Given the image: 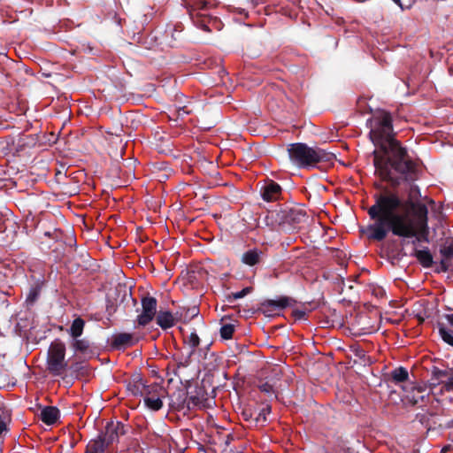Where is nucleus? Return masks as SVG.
<instances>
[{
  "label": "nucleus",
  "instance_id": "obj_1",
  "mask_svg": "<svg viewBox=\"0 0 453 453\" xmlns=\"http://www.w3.org/2000/svg\"><path fill=\"white\" fill-rule=\"evenodd\" d=\"M393 119L386 111H377L367 120L370 126L369 137L376 149L373 157L374 174L380 180H389L397 185L403 180L415 178L414 160L406 148L395 136Z\"/></svg>",
  "mask_w": 453,
  "mask_h": 453
},
{
  "label": "nucleus",
  "instance_id": "obj_2",
  "mask_svg": "<svg viewBox=\"0 0 453 453\" xmlns=\"http://www.w3.org/2000/svg\"><path fill=\"white\" fill-rule=\"evenodd\" d=\"M401 201L391 196L378 203V211H373L374 222L367 226L365 233L369 240L381 242L388 233L402 238H415L412 242H428V214L412 216L398 213Z\"/></svg>",
  "mask_w": 453,
  "mask_h": 453
},
{
  "label": "nucleus",
  "instance_id": "obj_3",
  "mask_svg": "<svg viewBox=\"0 0 453 453\" xmlns=\"http://www.w3.org/2000/svg\"><path fill=\"white\" fill-rule=\"evenodd\" d=\"M414 170H415V178L412 180H403V182L393 185L389 180H383L384 182H387L393 189H396L398 187H400L403 184L409 185V190H408V196L407 199L403 200L396 192H393L389 190L387 187H383L380 184L376 185L377 188L381 189V192L379 194L374 195V200L375 203L373 205L368 208L367 213L371 219H372V213L375 209V211H378V203L383 202L385 199H388L391 196H396L400 201L401 204L397 207V212L399 213V211H403L404 213H407L409 215V211L412 212V216H418V215H424L428 214V209L426 205L420 202L421 198V193L418 186L414 184V182L418 178V165L414 162Z\"/></svg>",
  "mask_w": 453,
  "mask_h": 453
},
{
  "label": "nucleus",
  "instance_id": "obj_4",
  "mask_svg": "<svg viewBox=\"0 0 453 453\" xmlns=\"http://www.w3.org/2000/svg\"><path fill=\"white\" fill-rule=\"evenodd\" d=\"M289 160L299 168H314L319 163H332L335 155L319 147H310L303 142L288 146Z\"/></svg>",
  "mask_w": 453,
  "mask_h": 453
},
{
  "label": "nucleus",
  "instance_id": "obj_5",
  "mask_svg": "<svg viewBox=\"0 0 453 453\" xmlns=\"http://www.w3.org/2000/svg\"><path fill=\"white\" fill-rule=\"evenodd\" d=\"M207 400V393L203 387L193 380L188 387H178V393H172V410H188L197 406Z\"/></svg>",
  "mask_w": 453,
  "mask_h": 453
},
{
  "label": "nucleus",
  "instance_id": "obj_6",
  "mask_svg": "<svg viewBox=\"0 0 453 453\" xmlns=\"http://www.w3.org/2000/svg\"><path fill=\"white\" fill-rule=\"evenodd\" d=\"M65 344L59 339L51 342L47 357V369L54 376H59L67 366L65 361Z\"/></svg>",
  "mask_w": 453,
  "mask_h": 453
},
{
  "label": "nucleus",
  "instance_id": "obj_7",
  "mask_svg": "<svg viewBox=\"0 0 453 453\" xmlns=\"http://www.w3.org/2000/svg\"><path fill=\"white\" fill-rule=\"evenodd\" d=\"M416 420L418 421L427 431L444 430L453 426V419L443 413L418 412L416 414Z\"/></svg>",
  "mask_w": 453,
  "mask_h": 453
},
{
  "label": "nucleus",
  "instance_id": "obj_8",
  "mask_svg": "<svg viewBox=\"0 0 453 453\" xmlns=\"http://www.w3.org/2000/svg\"><path fill=\"white\" fill-rule=\"evenodd\" d=\"M194 369L188 358L184 362H176L175 367L172 370V387L178 393V387H188L195 380Z\"/></svg>",
  "mask_w": 453,
  "mask_h": 453
},
{
  "label": "nucleus",
  "instance_id": "obj_9",
  "mask_svg": "<svg viewBox=\"0 0 453 453\" xmlns=\"http://www.w3.org/2000/svg\"><path fill=\"white\" fill-rule=\"evenodd\" d=\"M296 303L291 297L281 296L276 300L265 299L259 303L257 311L263 313L266 317L279 315L280 311L287 307L292 306Z\"/></svg>",
  "mask_w": 453,
  "mask_h": 453
},
{
  "label": "nucleus",
  "instance_id": "obj_10",
  "mask_svg": "<svg viewBox=\"0 0 453 453\" xmlns=\"http://www.w3.org/2000/svg\"><path fill=\"white\" fill-rule=\"evenodd\" d=\"M172 102V107L175 109L177 115L175 119L172 117V121H175L176 126H181L180 122L184 121V118L193 111L192 102L181 92H176Z\"/></svg>",
  "mask_w": 453,
  "mask_h": 453
},
{
  "label": "nucleus",
  "instance_id": "obj_11",
  "mask_svg": "<svg viewBox=\"0 0 453 453\" xmlns=\"http://www.w3.org/2000/svg\"><path fill=\"white\" fill-rule=\"evenodd\" d=\"M157 312V299L146 296L142 298V313L137 317L140 326H147L154 318Z\"/></svg>",
  "mask_w": 453,
  "mask_h": 453
},
{
  "label": "nucleus",
  "instance_id": "obj_12",
  "mask_svg": "<svg viewBox=\"0 0 453 453\" xmlns=\"http://www.w3.org/2000/svg\"><path fill=\"white\" fill-rule=\"evenodd\" d=\"M127 389L134 395L144 396L145 395H150L152 392H157L160 395H164L165 393V388H163L159 382L155 381L150 385H147V383H135V384H127Z\"/></svg>",
  "mask_w": 453,
  "mask_h": 453
},
{
  "label": "nucleus",
  "instance_id": "obj_13",
  "mask_svg": "<svg viewBox=\"0 0 453 453\" xmlns=\"http://www.w3.org/2000/svg\"><path fill=\"white\" fill-rule=\"evenodd\" d=\"M281 192V187L272 180H267L260 190L262 198L266 202L277 201L280 199Z\"/></svg>",
  "mask_w": 453,
  "mask_h": 453
},
{
  "label": "nucleus",
  "instance_id": "obj_14",
  "mask_svg": "<svg viewBox=\"0 0 453 453\" xmlns=\"http://www.w3.org/2000/svg\"><path fill=\"white\" fill-rule=\"evenodd\" d=\"M452 370L453 368L445 367L441 369L437 366H433L431 368V378L429 379L430 388L433 389L441 384L445 386Z\"/></svg>",
  "mask_w": 453,
  "mask_h": 453
},
{
  "label": "nucleus",
  "instance_id": "obj_15",
  "mask_svg": "<svg viewBox=\"0 0 453 453\" xmlns=\"http://www.w3.org/2000/svg\"><path fill=\"white\" fill-rule=\"evenodd\" d=\"M426 388L422 387L413 388L406 395L407 402L412 406L422 407L429 402V395Z\"/></svg>",
  "mask_w": 453,
  "mask_h": 453
},
{
  "label": "nucleus",
  "instance_id": "obj_16",
  "mask_svg": "<svg viewBox=\"0 0 453 453\" xmlns=\"http://www.w3.org/2000/svg\"><path fill=\"white\" fill-rule=\"evenodd\" d=\"M445 321L437 323V328L441 340L448 344L447 337L453 339V314H444Z\"/></svg>",
  "mask_w": 453,
  "mask_h": 453
},
{
  "label": "nucleus",
  "instance_id": "obj_17",
  "mask_svg": "<svg viewBox=\"0 0 453 453\" xmlns=\"http://www.w3.org/2000/svg\"><path fill=\"white\" fill-rule=\"evenodd\" d=\"M133 334L128 333H119L114 334L111 338V346L114 349H125L126 348L134 345Z\"/></svg>",
  "mask_w": 453,
  "mask_h": 453
},
{
  "label": "nucleus",
  "instance_id": "obj_18",
  "mask_svg": "<svg viewBox=\"0 0 453 453\" xmlns=\"http://www.w3.org/2000/svg\"><path fill=\"white\" fill-rule=\"evenodd\" d=\"M175 327L176 330L179 332L180 335L182 337V340H184V337H187L188 330H190L191 328L188 326V314H185V317L182 318V314L179 316V312L176 311L175 314L172 311V328Z\"/></svg>",
  "mask_w": 453,
  "mask_h": 453
},
{
  "label": "nucleus",
  "instance_id": "obj_19",
  "mask_svg": "<svg viewBox=\"0 0 453 453\" xmlns=\"http://www.w3.org/2000/svg\"><path fill=\"white\" fill-rule=\"evenodd\" d=\"M40 417L44 424L51 426L59 419L60 411L56 406H45L42 409Z\"/></svg>",
  "mask_w": 453,
  "mask_h": 453
},
{
  "label": "nucleus",
  "instance_id": "obj_20",
  "mask_svg": "<svg viewBox=\"0 0 453 453\" xmlns=\"http://www.w3.org/2000/svg\"><path fill=\"white\" fill-rule=\"evenodd\" d=\"M285 219L289 224H292L296 227V226L305 222L308 216L304 210L293 208L286 212Z\"/></svg>",
  "mask_w": 453,
  "mask_h": 453
},
{
  "label": "nucleus",
  "instance_id": "obj_21",
  "mask_svg": "<svg viewBox=\"0 0 453 453\" xmlns=\"http://www.w3.org/2000/svg\"><path fill=\"white\" fill-rule=\"evenodd\" d=\"M118 429H121V434H125V426L120 422H118L117 424L111 423L106 426L105 434L103 436L106 441V445L111 444L114 441L118 440Z\"/></svg>",
  "mask_w": 453,
  "mask_h": 453
},
{
  "label": "nucleus",
  "instance_id": "obj_22",
  "mask_svg": "<svg viewBox=\"0 0 453 453\" xmlns=\"http://www.w3.org/2000/svg\"><path fill=\"white\" fill-rule=\"evenodd\" d=\"M263 254L260 250L251 249L242 254L241 260L246 265L254 266L261 262Z\"/></svg>",
  "mask_w": 453,
  "mask_h": 453
},
{
  "label": "nucleus",
  "instance_id": "obj_23",
  "mask_svg": "<svg viewBox=\"0 0 453 453\" xmlns=\"http://www.w3.org/2000/svg\"><path fill=\"white\" fill-rule=\"evenodd\" d=\"M165 134L164 131L157 130L155 132V147L159 153L168 154L170 152L169 135L165 136Z\"/></svg>",
  "mask_w": 453,
  "mask_h": 453
},
{
  "label": "nucleus",
  "instance_id": "obj_24",
  "mask_svg": "<svg viewBox=\"0 0 453 453\" xmlns=\"http://www.w3.org/2000/svg\"><path fill=\"white\" fill-rule=\"evenodd\" d=\"M167 390L164 395H160L157 392H152L150 395H145L143 396L146 406L153 411H158L162 408L163 403L162 398L167 395Z\"/></svg>",
  "mask_w": 453,
  "mask_h": 453
},
{
  "label": "nucleus",
  "instance_id": "obj_25",
  "mask_svg": "<svg viewBox=\"0 0 453 453\" xmlns=\"http://www.w3.org/2000/svg\"><path fill=\"white\" fill-rule=\"evenodd\" d=\"M389 380L395 384H400L409 380V372L403 366H398L388 373Z\"/></svg>",
  "mask_w": 453,
  "mask_h": 453
},
{
  "label": "nucleus",
  "instance_id": "obj_26",
  "mask_svg": "<svg viewBox=\"0 0 453 453\" xmlns=\"http://www.w3.org/2000/svg\"><path fill=\"white\" fill-rule=\"evenodd\" d=\"M197 282L196 273L193 270L186 269L181 271L180 275L175 281L176 284H182L183 286L190 285L194 288Z\"/></svg>",
  "mask_w": 453,
  "mask_h": 453
},
{
  "label": "nucleus",
  "instance_id": "obj_27",
  "mask_svg": "<svg viewBox=\"0 0 453 453\" xmlns=\"http://www.w3.org/2000/svg\"><path fill=\"white\" fill-rule=\"evenodd\" d=\"M414 256L423 267L430 268L433 265V256L428 249L415 250Z\"/></svg>",
  "mask_w": 453,
  "mask_h": 453
},
{
  "label": "nucleus",
  "instance_id": "obj_28",
  "mask_svg": "<svg viewBox=\"0 0 453 453\" xmlns=\"http://www.w3.org/2000/svg\"><path fill=\"white\" fill-rule=\"evenodd\" d=\"M85 324V320L81 317L73 319L70 328L67 330L72 339L80 338L82 335Z\"/></svg>",
  "mask_w": 453,
  "mask_h": 453
},
{
  "label": "nucleus",
  "instance_id": "obj_29",
  "mask_svg": "<svg viewBox=\"0 0 453 453\" xmlns=\"http://www.w3.org/2000/svg\"><path fill=\"white\" fill-rule=\"evenodd\" d=\"M211 2H194V5L190 6L191 9L189 10V7H187L190 15L191 19L195 18H200V17H205L206 14L203 12L207 8V4H211Z\"/></svg>",
  "mask_w": 453,
  "mask_h": 453
},
{
  "label": "nucleus",
  "instance_id": "obj_30",
  "mask_svg": "<svg viewBox=\"0 0 453 453\" xmlns=\"http://www.w3.org/2000/svg\"><path fill=\"white\" fill-rule=\"evenodd\" d=\"M71 347L73 348V349L75 352L86 354L89 350V349L91 347V343L86 338H82V339L76 338V339H73V341L71 342Z\"/></svg>",
  "mask_w": 453,
  "mask_h": 453
},
{
  "label": "nucleus",
  "instance_id": "obj_31",
  "mask_svg": "<svg viewBox=\"0 0 453 453\" xmlns=\"http://www.w3.org/2000/svg\"><path fill=\"white\" fill-rule=\"evenodd\" d=\"M190 334L189 335H187V337H184L183 342L185 344H188L190 350L188 352V357L194 353L196 347H198L200 343V338L198 337L196 329L194 327L189 328Z\"/></svg>",
  "mask_w": 453,
  "mask_h": 453
},
{
  "label": "nucleus",
  "instance_id": "obj_32",
  "mask_svg": "<svg viewBox=\"0 0 453 453\" xmlns=\"http://www.w3.org/2000/svg\"><path fill=\"white\" fill-rule=\"evenodd\" d=\"M166 165L167 164L165 162H162L160 163V165H155V168L157 169L158 171L154 172V173L157 181L162 185L163 189H165L164 185L166 183L170 176Z\"/></svg>",
  "mask_w": 453,
  "mask_h": 453
},
{
  "label": "nucleus",
  "instance_id": "obj_33",
  "mask_svg": "<svg viewBox=\"0 0 453 453\" xmlns=\"http://www.w3.org/2000/svg\"><path fill=\"white\" fill-rule=\"evenodd\" d=\"M105 445L106 441L104 438H99V440L90 441L87 447V453H104Z\"/></svg>",
  "mask_w": 453,
  "mask_h": 453
},
{
  "label": "nucleus",
  "instance_id": "obj_34",
  "mask_svg": "<svg viewBox=\"0 0 453 453\" xmlns=\"http://www.w3.org/2000/svg\"><path fill=\"white\" fill-rule=\"evenodd\" d=\"M156 319L157 324L163 329L170 328V311H159Z\"/></svg>",
  "mask_w": 453,
  "mask_h": 453
},
{
  "label": "nucleus",
  "instance_id": "obj_35",
  "mask_svg": "<svg viewBox=\"0 0 453 453\" xmlns=\"http://www.w3.org/2000/svg\"><path fill=\"white\" fill-rule=\"evenodd\" d=\"M252 290H253L252 287H246L239 292H235V293H232V294L228 295L226 299L229 303H233L234 301H235L237 299L246 296L248 294L251 293Z\"/></svg>",
  "mask_w": 453,
  "mask_h": 453
},
{
  "label": "nucleus",
  "instance_id": "obj_36",
  "mask_svg": "<svg viewBox=\"0 0 453 453\" xmlns=\"http://www.w3.org/2000/svg\"><path fill=\"white\" fill-rule=\"evenodd\" d=\"M234 326L232 324H225L220 328V336L224 340H229L233 337Z\"/></svg>",
  "mask_w": 453,
  "mask_h": 453
},
{
  "label": "nucleus",
  "instance_id": "obj_37",
  "mask_svg": "<svg viewBox=\"0 0 453 453\" xmlns=\"http://www.w3.org/2000/svg\"><path fill=\"white\" fill-rule=\"evenodd\" d=\"M440 253L442 256V258L450 260L453 258V243L448 246H442L440 249Z\"/></svg>",
  "mask_w": 453,
  "mask_h": 453
},
{
  "label": "nucleus",
  "instance_id": "obj_38",
  "mask_svg": "<svg viewBox=\"0 0 453 453\" xmlns=\"http://www.w3.org/2000/svg\"><path fill=\"white\" fill-rule=\"evenodd\" d=\"M354 353L357 357H358L360 360H362L365 364L370 363L371 359L370 357L366 355V352L365 349H363L360 347H357L354 349Z\"/></svg>",
  "mask_w": 453,
  "mask_h": 453
},
{
  "label": "nucleus",
  "instance_id": "obj_39",
  "mask_svg": "<svg viewBox=\"0 0 453 453\" xmlns=\"http://www.w3.org/2000/svg\"><path fill=\"white\" fill-rule=\"evenodd\" d=\"M257 387L259 390L265 394L269 395H273L274 394L273 386L267 381L261 382Z\"/></svg>",
  "mask_w": 453,
  "mask_h": 453
},
{
  "label": "nucleus",
  "instance_id": "obj_40",
  "mask_svg": "<svg viewBox=\"0 0 453 453\" xmlns=\"http://www.w3.org/2000/svg\"><path fill=\"white\" fill-rule=\"evenodd\" d=\"M135 383H147V382L143 380L141 373L135 372V373L132 374L127 384H135Z\"/></svg>",
  "mask_w": 453,
  "mask_h": 453
},
{
  "label": "nucleus",
  "instance_id": "obj_41",
  "mask_svg": "<svg viewBox=\"0 0 453 453\" xmlns=\"http://www.w3.org/2000/svg\"><path fill=\"white\" fill-rule=\"evenodd\" d=\"M271 412V407L268 405L266 406L265 408H264L257 415V417L256 418V420L257 421H259L261 419H263L264 421L266 419L265 418V415L267 413H270Z\"/></svg>",
  "mask_w": 453,
  "mask_h": 453
},
{
  "label": "nucleus",
  "instance_id": "obj_42",
  "mask_svg": "<svg viewBox=\"0 0 453 453\" xmlns=\"http://www.w3.org/2000/svg\"><path fill=\"white\" fill-rule=\"evenodd\" d=\"M6 418L0 414V435L8 431Z\"/></svg>",
  "mask_w": 453,
  "mask_h": 453
},
{
  "label": "nucleus",
  "instance_id": "obj_43",
  "mask_svg": "<svg viewBox=\"0 0 453 453\" xmlns=\"http://www.w3.org/2000/svg\"><path fill=\"white\" fill-rule=\"evenodd\" d=\"M449 268V260L442 258L440 263V271L441 272H447Z\"/></svg>",
  "mask_w": 453,
  "mask_h": 453
},
{
  "label": "nucleus",
  "instance_id": "obj_44",
  "mask_svg": "<svg viewBox=\"0 0 453 453\" xmlns=\"http://www.w3.org/2000/svg\"><path fill=\"white\" fill-rule=\"evenodd\" d=\"M293 315L297 319H303L305 318L306 312L304 311H301V310H295L293 311Z\"/></svg>",
  "mask_w": 453,
  "mask_h": 453
},
{
  "label": "nucleus",
  "instance_id": "obj_45",
  "mask_svg": "<svg viewBox=\"0 0 453 453\" xmlns=\"http://www.w3.org/2000/svg\"><path fill=\"white\" fill-rule=\"evenodd\" d=\"M173 443H175L176 444V453H183L184 450L186 449V447H179L178 444L173 441V439L172 438V444ZM172 449H173V446L172 445Z\"/></svg>",
  "mask_w": 453,
  "mask_h": 453
},
{
  "label": "nucleus",
  "instance_id": "obj_46",
  "mask_svg": "<svg viewBox=\"0 0 453 453\" xmlns=\"http://www.w3.org/2000/svg\"><path fill=\"white\" fill-rule=\"evenodd\" d=\"M395 4H398V6L401 8L402 11L405 10V9H410L411 7V4L409 3V4L405 5L403 4V2L401 1H398V2H395Z\"/></svg>",
  "mask_w": 453,
  "mask_h": 453
},
{
  "label": "nucleus",
  "instance_id": "obj_47",
  "mask_svg": "<svg viewBox=\"0 0 453 453\" xmlns=\"http://www.w3.org/2000/svg\"><path fill=\"white\" fill-rule=\"evenodd\" d=\"M171 207L172 210H180L181 204L177 203H172Z\"/></svg>",
  "mask_w": 453,
  "mask_h": 453
},
{
  "label": "nucleus",
  "instance_id": "obj_48",
  "mask_svg": "<svg viewBox=\"0 0 453 453\" xmlns=\"http://www.w3.org/2000/svg\"><path fill=\"white\" fill-rule=\"evenodd\" d=\"M200 26L204 31H210L209 26L205 24L203 20H201Z\"/></svg>",
  "mask_w": 453,
  "mask_h": 453
},
{
  "label": "nucleus",
  "instance_id": "obj_49",
  "mask_svg": "<svg viewBox=\"0 0 453 453\" xmlns=\"http://www.w3.org/2000/svg\"><path fill=\"white\" fill-rule=\"evenodd\" d=\"M416 318H417V319H418V324H422V323H424L425 319H424V317H423V316H421L420 314H417V315H416Z\"/></svg>",
  "mask_w": 453,
  "mask_h": 453
},
{
  "label": "nucleus",
  "instance_id": "obj_50",
  "mask_svg": "<svg viewBox=\"0 0 453 453\" xmlns=\"http://www.w3.org/2000/svg\"><path fill=\"white\" fill-rule=\"evenodd\" d=\"M197 315H198V311L196 310V307H194L192 309V314H191V316L189 318H195V317H197Z\"/></svg>",
  "mask_w": 453,
  "mask_h": 453
},
{
  "label": "nucleus",
  "instance_id": "obj_51",
  "mask_svg": "<svg viewBox=\"0 0 453 453\" xmlns=\"http://www.w3.org/2000/svg\"><path fill=\"white\" fill-rule=\"evenodd\" d=\"M151 373L153 374V376L159 378L160 382L164 381L163 378H161L160 376H157V372L156 370L152 369Z\"/></svg>",
  "mask_w": 453,
  "mask_h": 453
},
{
  "label": "nucleus",
  "instance_id": "obj_52",
  "mask_svg": "<svg viewBox=\"0 0 453 453\" xmlns=\"http://www.w3.org/2000/svg\"><path fill=\"white\" fill-rule=\"evenodd\" d=\"M35 297H36V293H35V292H33V293H30V294H29L28 299H30V300H32V301H33V300H35Z\"/></svg>",
  "mask_w": 453,
  "mask_h": 453
},
{
  "label": "nucleus",
  "instance_id": "obj_53",
  "mask_svg": "<svg viewBox=\"0 0 453 453\" xmlns=\"http://www.w3.org/2000/svg\"><path fill=\"white\" fill-rule=\"evenodd\" d=\"M449 449H450V445L445 446L442 448L441 453H447V451Z\"/></svg>",
  "mask_w": 453,
  "mask_h": 453
},
{
  "label": "nucleus",
  "instance_id": "obj_54",
  "mask_svg": "<svg viewBox=\"0 0 453 453\" xmlns=\"http://www.w3.org/2000/svg\"><path fill=\"white\" fill-rule=\"evenodd\" d=\"M447 341H448V345H449L450 347L453 348V339L449 338V337H447Z\"/></svg>",
  "mask_w": 453,
  "mask_h": 453
},
{
  "label": "nucleus",
  "instance_id": "obj_55",
  "mask_svg": "<svg viewBox=\"0 0 453 453\" xmlns=\"http://www.w3.org/2000/svg\"><path fill=\"white\" fill-rule=\"evenodd\" d=\"M447 341H448V345H449L450 347L453 348V339L449 338V337H447Z\"/></svg>",
  "mask_w": 453,
  "mask_h": 453
},
{
  "label": "nucleus",
  "instance_id": "obj_56",
  "mask_svg": "<svg viewBox=\"0 0 453 453\" xmlns=\"http://www.w3.org/2000/svg\"><path fill=\"white\" fill-rule=\"evenodd\" d=\"M169 370H170V363H168L166 365V366L165 367V374L168 375L169 373Z\"/></svg>",
  "mask_w": 453,
  "mask_h": 453
},
{
  "label": "nucleus",
  "instance_id": "obj_57",
  "mask_svg": "<svg viewBox=\"0 0 453 453\" xmlns=\"http://www.w3.org/2000/svg\"><path fill=\"white\" fill-rule=\"evenodd\" d=\"M239 12H240L241 14H244V15L247 17V13L245 12V10H244V9H241V10L239 11Z\"/></svg>",
  "mask_w": 453,
  "mask_h": 453
},
{
  "label": "nucleus",
  "instance_id": "obj_58",
  "mask_svg": "<svg viewBox=\"0 0 453 453\" xmlns=\"http://www.w3.org/2000/svg\"><path fill=\"white\" fill-rule=\"evenodd\" d=\"M199 453H207V451L204 449H200Z\"/></svg>",
  "mask_w": 453,
  "mask_h": 453
},
{
  "label": "nucleus",
  "instance_id": "obj_59",
  "mask_svg": "<svg viewBox=\"0 0 453 453\" xmlns=\"http://www.w3.org/2000/svg\"><path fill=\"white\" fill-rule=\"evenodd\" d=\"M172 358L176 361L175 354H172Z\"/></svg>",
  "mask_w": 453,
  "mask_h": 453
},
{
  "label": "nucleus",
  "instance_id": "obj_60",
  "mask_svg": "<svg viewBox=\"0 0 453 453\" xmlns=\"http://www.w3.org/2000/svg\"><path fill=\"white\" fill-rule=\"evenodd\" d=\"M165 296H166V297H168V296H169V291L168 290H166Z\"/></svg>",
  "mask_w": 453,
  "mask_h": 453
},
{
  "label": "nucleus",
  "instance_id": "obj_61",
  "mask_svg": "<svg viewBox=\"0 0 453 453\" xmlns=\"http://www.w3.org/2000/svg\"><path fill=\"white\" fill-rule=\"evenodd\" d=\"M119 435L121 434V429H118Z\"/></svg>",
  "mask_w": 453,
  "mask_h": 453
},
{
  "label": "nucleus",
  "instance_id": "obj_62",
  "mask_svg": "<svg viewBox=\"0 0 453 453\" xmlns=\"http://www.w3.org/2000/svg\"><path fill=\"white\" fill-rule=\"evenodd\" d=\"M429 203H434V200H432V199H431V200H429Z\"/></svg>",
  "mask_w": 453,
  "mask_h": 453
},
{
  "label": "nucleus",
  "instance_id": "obj_63",
  "mask_svg": "<svg viewBox=\"0 0 453 453\" xmlns=\"http://www.w3.org/2000/svg\"><path fill=\"white\" fill-rule=\"evenodd\" d=\"M173 334V332H172V334ZM171 343L173 344V338H172Z\"/></svg>",
  "mask_w": 453,
  "mask_h": 453
}]
</instances>
